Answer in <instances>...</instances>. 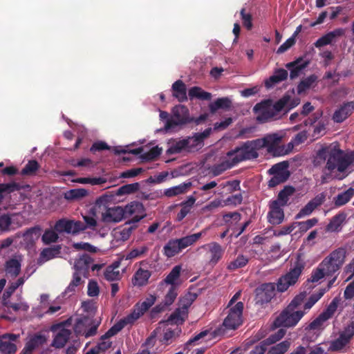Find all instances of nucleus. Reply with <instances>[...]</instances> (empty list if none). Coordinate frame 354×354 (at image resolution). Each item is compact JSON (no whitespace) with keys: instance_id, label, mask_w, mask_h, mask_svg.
I'll list each match as a JSON object with an SVG mask.
<instances>
[{"instance_id":"44","label":"nucleus","mask_w":354,"mask_h":354,"mask_svg":"<svg viewBox=\"0 0 354 354\" xmlns=\"http://www.w3.org/2000/svg\"><path fill=\"white\" fill-rule=\"evenodd\" d=\"M249 261V258L246 255L239 254L236 259L230 261L227 264V269L230 271H234L239 268L245 267Z\"/></svg>"},{"instance_id":"1","label":"nucleus","mask_w":354,"mask_h":354,"mask_svg":"<svg viewBox=\"0 0 354 354\" xmlns=\"http://www.w3.org/2000/svg\"><path fill=\"white\" fill-rule=\"evenodd\" d=\"M313 162L316 167L326 162V174L342 180L354 169V150L344 151L337 145H331L318 150Z\"/></svg>"},{"instance_id":"57","label":"nucleus","mask_w":354,"mask_h":354,"mask_svg":"<svg viewBox=\"0 0 354 354\" xmlns=\"http://www.w3.org/2000/svg\"><path fill=\"white\" fill-rule=\"evenodd\" d=\"M88 194V191L84 188L73 189L64 194V198L67 200H77L84 198Z\"/></svg>"},{"instance_id":"31","label":"nucleus","mask_w":354,"mask_h":354,"mask_svg":"<svg viewBox=\"0 0 354 354\" xmlns=\"http://www.w3.org/2000/svg\"><path fill=\"white\" fill-rule=\"evenodd\" d=\"M91 263H93V260L89 255L83 254L80 257L75 261V273H79L80 275L86 277L90 269Z\"/></svg>"},{"instance_id":"61","label":"nucleus","mask_w":354,"mask_h":354,"mask_svg":"<svg viewBox=\"0 0 354 354\" xmlns=\"http://www.w3.org/2000/svg\"><path fill=\"white\" fill-rule=\"evenodd\" d=\"M55 230L59 233L66 232L73 234L71 221L60 219L55 225Z\"/></svg>"},{"instance_id":"41","label":"nucleus","mask_w":354,"mask_h":354,"mask_svg":"<svg viewBox=\"0 0 354 354\" xmlns=\"http://www.w3.org/2000/svg\"><path fill=\"white\" fill-rule=\"evenodd\" d=\"M288 77V72L285 69L279 68L274 71L273 75L270 76L268 80L266 81V86L270 88L274 84L285 80Z\"/></svg>"},{"instance_id":"33","label":"nucleus","mask_w":354,"mask_h":354,"mask_svg":"<svg viewBox=\"0 0 354 354\" xmlns=\"http://www.w3.org/2000/svg\"><path fill=\"white\" fill-rule=\"evenodd\" d=\"M71 335V331L65 328H61L60 330L56 333L52 342L51 346L56 348H63Z\"/></svg>"},{"instance_id":"28","label":"nucleus","mask_w":354,"mask_h":354,"mask_svg":"<svg viewBox=\"0 0 354 354\" xmlns=\"http://www.w3.org/2000/svg\"><path fill=\"white\" fill-rule=\"evenodd\" d=\"M111 328L100 337V341L94 348H92L86 354H102L111 346L112 342L110 338L118 333H111Z\"/></svg>"},{"instance_id":"10","label":"nucleus","mask_w":354,"mask_h":354,"mask_svg":"<svg viewBox=\"0 0 354 354\" xmlns=\"http://www.w3.org/2000/svg\"><path fill=\"white\" fill-rule=\"evenodd\" d=\"M100 322H95L88 317L77 318L73 324V330L76 336H84L86 338L97 334Z\"/></svg>"},{"instance_id":"42","label":"nucleus","mask_w":354,"mask_h":354,"mask_svg":"<svg viewBox=\"0 0 354 354\" xmlns=\"http://www.w3.org/2000/svg\"><path fill=\"white\" fill-rule=\"evenodd\" d=\"M354 196V188L350 187L347 190L338 194L333 199L337 207H341L346 204Z\"/></svg>"},{"instance_id":"23","label":"nucleus","mask_w":354,"mask_h":354,"mask_svg":"<svg viewBox=\"0 0 354 354\" xmlns=\"http://www.w3.org/2000/svg\"><path fill=\"white\" fill-rule=\"evenodd\" d=\"M22 261L23 258L19 254H16L7 260L4 266L6 275L12 278L17 277L21 272Z\"/></svg>"},{"instance_id":"30","label":"nucleus","mask_w":354,"mask_h":354,"mask_svg":"<svg viewBox=\"0 0 354 354\" xmlns=\"http://www.w3.org/2000/svg\"><path fill=\"white\" fill-rule=\"evenodd\" d=\"M47 338L44 334L37 333L27 341L24 349V354H31L33 351L46 343Z\"/></svg>"},{"instance_id":"2","label":"nucleus","mask_w":354,"mask_h":354,"mask_svg":"<svg viewBox=\"0 0 354 354\" xmlns=\"http://www.w3.org/2000/svg\"><path fill=\"white\" fill-rule=\"evenodd\" d=\"M113 196L104 194L95 201V207L101 210V221L104 223H117L122 221L124 217L123 207L121 206L109 207Z\"/></svg>"},{"instance_id":"64","label":"nucleus","mask_w":354,"mask_h":354,"mask_svg":"<svg viewBox=\"0 0 354 354\" xmlns=\"http://www.w3.org/2000/svg\"><path fill=\"white\" fill-rule=\"evenodd\" d=\"M162 152V149L158 146L152 147L149 151L143 152L140 155V158L143 160L149 161L156 159Z\"/></svg>"},{"instance_id":"16","label":"nucleus","mask_w":354,"mask_h":354,"mask_svg":"<svg viewBox=\"0 0 354 354\" xmlns=\"http://www.w3.org/2000/svg\"><path fill=\"white\" fill-rule=\"evenodd\" d=\"M212 131V128H207L203 132L196 133L192 136L185 138L187 152L198 150L203 146L204 140L209 136Z\"/></svg>"},{"instance_id":"20","label":"nucleus","mask_w":354,"mask_h":354,"mask_svg":"<svg viewBox=\"0 0 354 354\" xmlns=\"http://www.w3.org/2000/svg\"><path fill=\"white\" fill-rule=\"evenodd\" d=\"M272 109L271 104L268 102L257 104L253 108L257 120L261 123H264L275 117L274 112L272 111Z\"/></svg>"},{"instance_id":"11","label":"nucleus","mask_w":354,"mask_h":354,"mask_svg":"<svg viewBox=\"0 0 354 354\" xmlns=\"http://www.w3.org/2000/svg\"><path fill=\"white\" fill-rule=\"evenodd\" d=\"M288 162L283 161L274 165L269 170L268 173L272 175V177L268 181V186L274 187L285 182L290 176V172L288 170Z\"/></svg>"},{"instance_id":"27","label":"nucleus","mask_w":354,"mask_h":354,"mask_svg":"<svg viewBox=\"0 0 354 354\" xmlns=\"http://www.w3.org/2000/svg\"><path fill=\"white\" fill-rule=\"evenodd\" d=\"M34 271L35 270H32V272L28 273V269L27 268L23 276L19 277L17 281L10 283L3 294L1 303L3 304L6 301L11 300V295L19 287L23 286L25 281L30 277V275L34 272Z\"/></svg>"},{"instance_id":"50","label":"nucleus","mask_w":354,"mask_h":354,"mask_svg":"<svg viewBox=\"0 0 354 354\" xmlns=\"http://www.w3.org/2000/svg\"><path fill=\"white\" fill-rule=\"evenodd\" d=\"M232 102L228 97L218 98L214 102L211 103L209 106V110L212 113L216 112L219 109H230Z\"/></svg>"},{"instance_id":"55","label":"nucleus","mask_w":354,"mask_h":354,"mask_svg":"<svg viewBox=\"0 0 354 354\" xmlns=\"http://www.w3.org/2000/svg\"><path fill=\"white\" fill-rule=\"evenodd\" d=\"M82 276L79 274V273H73V279L70 282L69 285L67 286L64 291L65 295H68L71 296L73 295L76 290L79 286H80L82 283Z\"/></svg>"},{"instance_id":"22","label":"nucleus","mask_w":354,"mask_h":354,"mask_svg":"<svg viewBox=\"0 0 354 354\" xmlns=\"http://www.w3.org/2000/svg\"><path fill=\"white\" fill-rule=\"evenodd\" d=\"M140 264L142 267L137 270L132 278V284L137 287L146 286L151 276V271L147 269V261H142Z\"/></svg>"},{"instance_id":"15","label":"nucleus","mask_w":354,"mask_h":354,"mask_svg":"<svg viewBox=\"0 0 354 354\" xmlns=\"http://www.w3.org/2000/svg\"><path fill=\"white\" fill-rule=\"evenodd\" d=\"M189 121V113L186 106L183 105L176 106L172 110V115L165 123V129H171L176 126L181 125Z\"/></svg>"},{"instance_id":"25","label":"nucleus","mask_w":354,"mask_h":354,"mask_svg":"<svg viewBox=\"0 0 354 354\" xmlns=\"http://www.w3.org/2000/svg\"><path fill=\"white\" fill-rule=\"evenodd\" d=\"M345 34V30L342 28H336L319 38L315 43L316 48H321L324 46L332 44L336 42L338 38Z\"/></svg>"},{"instance_id":"48","label":"nucleus","mask_w":354,"mask_h":354,"mask_svg":"<svg viewBox=\"0 0 354 354\" xmlns=\"http://www.w3.org/2000/svg\"><path fill=\"white\" fill-rule=\"evenodd\" d=\"M189 96L190 99L197 98L203 100H209L212 97V94L203 91L198 86H194L189 90Z\"/></svg>"},{"instance_id":"19","label":"nucleus","mask_w":354,"mask_h":354,"mask_svg":"<svg viewBox=\"0 0 354 354\" xmlns=\"http://www.w3.org/2000/svg\"><path fill=\"white\" fill-rule=\"evenodd\" d=\"M327 320L319 315L311 322L306 328L307 338L314 341L322 332L326 326Z\"/></svg>"},{"instance_id":"40","label":"nucleus","mask_w":354,"mask_h":354,"mask_svg":"<svg viewBox=\"0 0 354 354\" xmlns=\"http://www.w3.org/2000/svg\"><path fill=\"white\" fill-rule=\"evenodd\" d=\"M133 228L129 227H118L112 232L113 240L116 243L124 242L128 240L132 233Z\"/></svg>"},{"instance_id":"7","label":"nucleus","mask_w":354,"mask_h":354,"mask_svg":"<svg viewBox=\"0 0 354 354\" xmlns=\"http://www.w3.org/2000/svg\"><path fill=\"white\" fill-rule=\"evenodd\" d=\"M196 298L194 293L188 292L180 298L179 307L165 322L167 324L179 325L187 317L188 309Z\"/></svg>"},{"instance_id":"43","label":"nucleus","mask_w":354,"mask_h":354,"mask_svg":"<svg viewBox=\"0 0 354 354\" xmlns=\"http://www.w3.org/2000/svg\"><path fill=\"white\" fill-rule=\"evenodd\" d=\"M350 342V340L339 333V337L330 342L328 351L337 352L342 351Z\"/></svg>"},{"instance_id":"59","label":"nucleus","mask_w":354,"mask_h":354,"mask_svg":"<svg viewBox=\"0 0 354 354\" xmlns=\"http://www.w3.org/2000/svg\"><path fill=\"white\" fill-rule=\"evenodd\" d=\"M22 188L23 186H21L19 183L15 182L0 184V202L3 198V193H10L15 191L19 190Z\"/></svg>"},{"instance_id":"58","label":"nucleus","mask_w":354,"mask_h":354,"mask_svg":"<svg viewBox=\"0 0 354 354\" xmlns=\"http://www.w3.org/2000/svg\"><path fill=\"white\" fill-rule=\"evenodd\" d=\"M217 185V183L215 180L207 183L203 185H202L199 190L202 192V193H199L198 192H194V194L198 195L199 196H204L205 195H209L207 198H210L213 194H215V192L212 191V189L216 187Z\"/></svg>"},{"instance_id":"37","label":"nucleus","mask_w":354,"mask_h":354,"mask_svg":"<svg viewBox=\"0 0 354 354\" xmlns=\"http://www.w3.org/2000/svg\"><path fill=\"white\" fill-rule=\"evenodd\" d=\"M302 59H298L295 62L288 63L286 67L290 71V77L291 80L297 77L302 71L308 66V62H304L301 63Z\"/></svg>"},{"instance_id":"29","label":"nucleus","mask_w":354,"mask_h":354,"mask_svg":"<svg viewBox=\"0 0 354 354\" xmlns=\"http://www.w3.org/2000/svg\"><path fill=\"white\" fill-rule=\"evenodd\" d=\"M325 196L323 194L317 195L310 201L296 215L297 219L310 215L318 206L321 205L324 201Z\"/></svg>"},{"instance_id":"62","label":"nucleus","mask_w":354,"mask_h":354,"mask_svg":"<svg viewBox=\"0 0 354 354\" xmlns=\"http://www.w3.org/2000/svg\"><path fill=\"white\" fill-rule=\"evenodd\" d=\"M178 295V288L176 286H169L163 300L162 303L167 307L171 306L176 299Z\"/></svg>"},{"instance_id":"6","label":"nucleus","mask_w":354,"mask_h":354,"mask_svg":"<svg viewBox=\"0 0 354 354\" xmlns=\"http://www.w3.org/2000/svg\"><path fill=\"white\" fill-rule=\"evenodd\" d=\"M346 257V250L344 248H339L327 257L320 263L324 270H326L328 276H333L344 265Z\"/></svg>"},{"instance_id":"53","label":"nucleus","mask_w":354,"mask_h":354,"mask_svg":"<svg viewBox=\"0 0 354 354\" xmlns=\"http://www.w3.org/2000/svg\"><path fill=\"white\" fill-rule=\"evenodd\" d=\"M291 342L290 340H284L270 348L268 354H284L290 347Z\"/></svg>"},{"instance_id":"17","label":"nucleus","mask_w":354,"mask_h":354,"mask_svg":"<svg viewBox=\"0 0 354 354\" xmlns=\"http://www.w3.org/2000/svg\"><path fill=\"white\" fill-rule=\"evenodd\" d=\"M143 314L136 306L133 307L131 313L120 319L111 328L110 333H119L122 328L127 326H132Z\"/></svg>"},{"instance_id":"38","label":"nucleus","mask_w":354,"mask_h":354,"mask_svg":"<svg viewBox=\"0 0 354 354\" xmlns=\"http://www.w3.org/2000/svg\"><path fill=\"white\" fill-rule=\"evenodd\" d=\"M41 228L34 227L27 230L22 235L26 247H31L40 236Z\"/></svg>"},{"instance_id":"52","label":"nucleus","mask_w":354,"mask_h":354,"mask_svg":"<svg viewBox=\"0 0 354 354\" xmlns=\"http://www.w3.org/2000/svg\"><path fill=\"white\" fill-rule=\"evenodd\" d=\"M317 77L315 75H311L304 80H301L297 86V93L301 94L313 86L317 82Z\"/></svg>"},{"instance_id":"45","label":"nucleus","mask_w":354,"mask_h":354,"mask_svg":"<svg viewBox=\"0 0 354 354\" xmlns=\"http://www.w3.org/2000/svg\"><path fill=\"white\" fill-rule=\"evenodd\" d=\"M181 251V248L177 239H171L163 248L164 254L168 257H174Z\"/></svg>"},{"instance_id":"36","label":"nucleus","mask_w":354,"mask_h":354,"mask_svg":"<svg viewBox=\"0 0 354 354\" xmlns=\"http://www.w3.org/2000/svg\"><path fill=\"white\" fill-rule=\"evenodd\" d=\"M173 96L176 97L178 102H183L187 100V88L185 83L182 80L176 81L171 86Z\"/></svg>"},{"instance_id":"21","label":"nucleus","mask_w":354,"mask_h":354,"mask_svg":"<svg viewBox=\"0 0 354 354\" xmlns=\"http://www.w3.org/2000/svg\"><path fill=\"white\" fill-rule=\"evenodd\" d=\"M275 284L267 283L261 285L256 289L257 302L261 304L268 303L275 296Z\"/></svg>"},{"instance_id":"54","label":"nucleus","mask_w":354,"mask_h":354,"mask_svg":"<svg viewBox=\"0 0 354 354\" xmlns=\"http://www.w3.org/2000/svg\"><path fill=\"white\" fill-rule=\"evenodd\" d=\"M9 339H4L0 342V352L1 354H15L17 351V346Z\"/></svg>"},{"instance_id":"32","label":"nucleus","mask_w":354,"mask_h":354,"mask_svg":"<svg viewBox=\"0 0 354 354\" xmlns=\"http://www.w3.org/2000/svg\"><path fill=\"white\" fill-rule=\"evenodd\" d=\"M237 163L236 162L234 158L226 155V157L219 164L215 165L211 169V173L214 176H217L221 174L225 171L231 169L235 166Z\"/></svg>"},{"instance_id":"63","label":"nucleus","mask_w":354,"mask_h":354,"mask_svg":"<svg viewBox=\"0 0 354 354\" xmlns=\"http://www.w3.org/2000/svg\"><path fill=\"white\" fill-rule=\"evenodd\" d=\"M156 297L154 295H149L143 301L137 303L135 306L144 315L147 310L156 302Z\"/></svg>"},{"instance_id":"51","label":"nucleus","mask_w":354,"mask_h":354,"mask_svg":"<svg viewBox=\"0 0 354 354\" xmlns=\"http://www.w3.org/2000/svg\"><path fill=\"white\" fill-rule=\"evenodd\" d=\"M223 219L225 223L227 225L228 228L233 229L241 221V215L237 212H230L225 214L223 216Z\"/></svg>"},{"instance_id":"26","label":"nucleus","mask_w":354,"mask_h":354,"mask_svg":"<svg viewBox=\"0 0 354 354\" xmlns=\"http://www.w3.org/2000/svg\"><path fill=\"white\" fill-rule=\"evenodd\" d=\"M3 310L7 313L27 312L29 309L28 304L24 300L21 295H17V300L12 301V299L2 304Z\"/></svg>"},{"instance_id":"4","label":"nucleus","mask_w":354,"mask_h":354,"mask_svg":"<svg viewBox=\"0 0 354 354\" xmlns=\"http://www.w3.org/2000/svg\"><path fill=\"white\" fill-rule=\"evenodd\" d=\"M284 133L282 132H277L266 135L262 138H258V141H261V148H267L268 153H272L274 156H285L292 150L293 147L292 143H289L287 147L281 145Z\"/></svg>"},{"instance_id":"5","label":"nucleus","mask_w":354,"mask_h":354,"mask_svg":"<svg viewBox=\"0 0 354 354\" xmlns=\"http://www.w3.org/2000/svg\"><path fill=\"white\" fill-rule=\"evenodd\" d=\"M261 141L257 139L245 142L240 147L227 152V155L232 156L238 164L246 160L255 159L259 156L258 151L261 149Z\"/></svg>"},{"instance_id":"49","label":"nucleus","mask_w":354,"mask_h":354,"mask_svg":"<svg viewBox=\"0 0 354 354\" xmlns=\"http://www.w3.org/2000/svg\"><path fill=\"white\" fill-rule=\"evenodd\" d=\"M183 151H187L185 138L181 140H174L169 142V147L167 149V152L169 153H179Z\"/></svg>"},{"instance_id":"14","label":"nucleus","mask_w":354,"mask_h":354,"mask_svg":"<svg viewBox=\"0 0 354 354\" xmlns=\"http://www.w3.org/2000/svg\"><path fill=\"white\" fill-rule=\"evenodd\" d=\"M243 310V304L241 301L237 302L234 306L230 308L228 314L223 324L225 328L236 329L242 324Z\"/></svg>"},{"instance_id":"34","label":"nucleus","mask_w":354,"mask_h":354,"mask_svg":"<svg viewBox=\"0 0 354 354\" xmlns=\"http://www.w3.org/2000/svg\"><path fill=\"white\" fill-rule=\"evenodd\" d=\"M346 215L344 213H339L333 216L327 225L326 230L329 232H339L342 230L343 224L345 223Z\"/></svg>"},{"instance_id":"60","label":"nucleus","mask_w":354,"mask_h":354,"mask_svg":"<svg viewBox=\"0 0 354 354\" xmlns=\"http://www.w3.org/2000/svg\"><path fill=\"white\" fill-rule=\"evenodd\" d=\"M12 223V219L10 214L0 212V234L10 231Z\"/></svg>"},{"instance_id":"12","label":"nucleus","mask_w":354,"mask_h":354,"mask_svg":"<svg viewBox=\"0 0 354 354\" xmlns=\"http://www.w3.org/2000/svg\"><path fill=\"white\" fill-rule=\"evenodd\" d=\"M200 249L205 251V257L210 266H215L223 258L225 248L217 242H210L203 245Z\"/></svg>"},{"instance_id":"56","label":"nucleus","mask_w":354,"mask_h":354,"mask_svg":"<svg viewBox=\"0 0 354 354\" xmlns=\"http://www.w3.org/2000/svg\"><path fill=\"white\" fill-rule=\"evenodd\" d=\"M119 265H112L108 266L104 273V278L108 281H116L120 278V273L118 270Z\"/></svg>"},{"instance_id":"8","label":"nucleus","mask_w":354,"mask_h":354,"mask_svg":"<svg viewBox=\"0 0 354 354\" xmlns=\"http://www.w3.org/2000/svg\"><path fill=\"white\" fill-rule=\"evenodd\" d=\"M288 195L285 190L281 191L276 200L270 202V211L268 214V221L272 225L281 223L284 218L283 207L288 202Z\"/></svg>"},{"instance_id":"18","label":"nucleus","mask_w":354,"mask_h":354,"mask_svg":"<svg viewBox=\"0 0 354 354\" xmlns=\"http://www.w3.org/2000/svg\"><path fill=\"white\" fill-rule=\"evenodd\" d=\"M143 314L136 306L133 307L131 313L120 319L111 328L110 333H119L122 328L127 326H132Z\"/></svg>"},{"instance_id":"13","label":"nucleus","mask_w":354,"mask_h":354,"mask_svg":"<svg viewBox=\"0 0 354 354\" xmlns=\"http://www.w3.org/2000/svg\"><path fill=\"white\" fill-rule=\"evenodd\" d=\"M124 218H130L127 223H137L146 216L145 208L142 203L138 201H133L123 207Z\"/></svg>"},{"instance_id":"24","label":"nucleus","mask_w":354,"mask_h":354,"mask_svg":"<svg viewBox=\"0 0 354 354\" xmlns=\"http://www.w3.org/2000/svg\"><path fill=\"white\" fill-rule=\"evenodd\" d=\"M354 111V102H346L336 109L332 116L335 122L341 123L346 120Z\"/></svg>"},{"instance_id":"35","label":"nucleus","mask_w":354,"mask_h":354,"mask_svg":"<svg viewBox=\"0 0 354 354\" xmlns=\"http://www.w3.org/2000/svg\"><path fill=\"white\" fill-rule=\"evenodd\" d=\"M181 270V266H174L165 279L160 283V286L162 288L166 285H169L170 286H176L177 287Z\"/></svg>"},{"instance_id":"47","label":"nucleus","mask_w":354,"mask_h":354,"mask_svg":"<svg viewBox=\"0 0 354 354\" xmlns=\"http://www.w3.org/2000/svg\"><path fill=\"white\" fill-rule=\"evenodd\" d=\"M60 248L59 247L47 248L44 249L40 253L39 262L43 263L47 261L54 259L59 254Z\"/></svg>"},{"instance_id":"3","label":"nucleus","mask_w":354,"mask_h":354,"mask_svg":"<svg viewBox=\"0 0 354 354\" xmlns=\"http://www.w3.org/2000/svg\"><path fill=\"white\" fill-rule=\"evenodd\" d=\"M301 300L302 298L300 297H295L288 307L276 317L273 322L274 327L289 328L295 326L304 315V312L295 310V308L300 304Z\"/></svg>"},{"instance_id":"39","label":"nucleus","mask_w":354,"mask_h":354,"mask_svg":"<svg viewBox=\"0 0 354 354\" xmlns=\"http://www.w3.org/2000/svg\"><path fill=\"white\" fill-rule=\"evenodd\" d=\"M191 186V182H185L178 185L165 189L164 194L167 197H174L186 193Z\"/></svg>"},{"instance_id":"9","label":"nucleus","mask_w":354,"mask_h":354,"mask_svg":"<svg viewBox=\"0 0 354 354\" xmlns=\"http://www.w3.org/2000/svg\"><path fill=\"white\" fill-rule=\"evenodd\" d=\"M303 270V264L297 261L286 274L279 277L277 280L275 284L277 291L283 292L286 291L289 287L294 286L298 281Z\"/></svg>"},{"instance_id":"46","label":"nucleus","mask_w":354,"mask_h":354,"mask_svg":"<svg viewBox=\"0 0 354 354\" xmlns=\"http://www.w3.org/2000/svg\"><path fill=\"white\" fill-rule=\"evenodd\" d=\"M205 233V230L200 232H198V233H196V234H191V235H189V236H184L181 239H177L178 240V242L180 245V247L181 248V250L189 245H193L194 243H196L201 236L203 234Z\"/></svg>"}]
</instances>
